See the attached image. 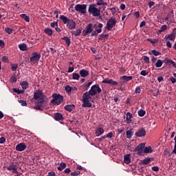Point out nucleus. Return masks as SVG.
<instances>
[{
	"mask_svg": "<svg viewBox=\"0 0 176 176\" xmlns=\"http://www.w3.org/2000/svg\"><path fill=\"white\" fill-rule=\"evenodd\" d=\"M143 60L146 63V64H149V57L146 56H143Z\"/></svg>",
	"mask_w": 176,
	"mask_h": 176,
	"instance_id": "nucleus-50",
	"label": "nucleus"
},
{
	"mask_svg": "<svg viewBox=\"0 0 176 176\" xmlns=\"http://www.w3.org/2000/svg\"><path fill=\"white\" fill-rule=\"evenodd\" d=\"M152 152H153V150L152 149V147L151 146H144L143 153H152Z\"/></svg>",
	"mask_w": 176,
	"mask_h": 176,
	"instance_id": "nucleus-22",
	"label": "nucleus"
},
{
	"mask_svg": "<svg viewBox=\"0 0 176 176\" xmlns=\"http://www.w3.org/2000/svg\"><path fill=\"white\" fill-rule=\"evenodd\" d=\"M135 135L136 137H145L146 135V131H145V129L144 128H140V129L138 130V131L135 133Z\"/></svg>",
	"mask_w": 176,
	"mask_h": 176,
	"instance_id": "nucleus-13",
	"label": "nucleus"
},
{
	"mask_svg": "<svg viewBox=\"0 0 176 176\" xmlns=\"http://www.w3.org/2000/svg\"><path fill=\"white\" fill-rule=\"evenodd\" d=\"M145 148V143L140 144L136 148L133 150L134 152H137L138 155H142L144 153V149Z\"/></svg>",
	"mask_w": 176,
	"mask_h": 176,
	"instance_id": "nucleus-10",
	"label": "nucleus"
},
{
	"mask_svg": "<svg viewBox=\"0 0 176 176\" xmlns=\"http://www.w3.org/2000/svg\"><path fill=\"white\" fill-rule=\"evenodd\" d=\"M80 75L82 78H86L87 76H89V71L82 69L80 71Z\"/></svg>",
	"mask_w": 176,
	"mask_h": 176,
	"instance_id": "nucleus-18",
	"label": "nucleus"
},
{
	"mask_svg": "<svg viewBox=\"0 0 176 176\" xmlns=\"http://www.w3.org/2000/svg\"><path fill=\"white\" fill-rule=\"evenodd\" d=\"M52 97L53 99L51 100V104L54 105H60L64 101V97L59 94H53Z\"/></svg>",
	"mask_w": 176,
	"mask_h": 176,
	"instance_id": "nucleus-5",
	"label": "nucleus"
},
{
	"mask_svg": "<svg viewBox=\"0 0 176 176\" xmlns=\"http://www.w3.org/2000/svg\"><path fill=\"white\" fill-rule=\"evenodd\" d=\"M51 27L52 28H54V27H56V25L57 26L58 25V23H57V22H52V23H51Z\"/></svg>",
	"mask_w": 176,
	"mask_h": 176,
	"instance_id": "nucleus-57",
	"label": "nucleus"
},
{
	"mask_svg": "<svg viewBox=\"0 0 176 176\" xmlns=\"http://www.w3.org/2000/svg\"><path fill=\"white\" fill-rule=\"evenodd\" d=\"M74 67H69L68 70H67V72L69 73H71V72H74Z\"/></svg>",
	"mask_w": 176,
	"mask_h": 176,
	"instance_id": "nucleus-60",
	"label": "nucleus"
},
{
	"mask_svg": "<svg viewBox=\"0 0 176 176\" xmlns=\"http://www.w3.org/2000/svg\"><path fill=\"white\" fill-rule=\"evenodd\" d=\"M163 63H164V60H162L160 59L157 60V63H155V67L157 68H160L163 65Z\"/></svg>",
	"mask_w": 176,
	"mask_h": 176,
	"instance_id": "nucleus-31",
	"label": "nucleus"
},
{
	"mask_svg": "<svg viewBox=\"0 0 176 176\" xmlns=\"http://www.w3.org/2000/svg\"><path fill=\"white\" fill-rule=\"evenodd\" d=\"M65 109L66 111H68V112H72V111H74V109H75V105H74V104H67L65 107Z\"/></svg>",
	"mask_w": 176,
	"mask_h": 176,
	"instance_id": "nucleus-23",
	"label": "nucleus"
},
{
	"mask_svg": "<svg viewBox=\"0 0 176 176\" xmlns=\"http://www.w3.org/2000/svg\"><path fill=\"white\" fill-rule=\"evenodd\" d=\"M166 30H167V26L166 25H163L159 30V32H163V31H166Z\"/></svg>",
	"mask_w": 176,
	"mask_h": 176,
	"instance_id": "nucleus-48",
	"label": "nucleus"
},
{
	"mask_svg": "<svg viewBox=\"0 0 176 176\" xmlns=\"http://www.w3.org/2000/svg\"><path fill=\"white\" fill-rule=\"evenodd\" d=\"M138 115L142 118V116H145V114L146 113V112L142 109H140L138 112Z\"/></svg>",
	"mask_w": 176,
	"mask_h": 176,
	"instance_id": "nucleus-40",
	"label": "nucleus"
},
{
	"mask_svg": "<svg viewBox=\"0 0 176 176\" xmlns=\"http://www.w3.org/2000/svg\"><path fill=\"white\" fill-rule=\"evenodd\" d=\"M126 138L130 139L133 135H134V131L133 129H131L130 130L127 131L126 133Z\"/></svg>",
	"mask_w": 176,
	"mask_h": 176,
	"instance_id": "nucleus-24",
	"label": "nucleus"
},
{
	"mask_svg": "<svg viewBox=\"0 0 176 176\" xmlns=\"http://www.w3.org/2000/svg\"><path fill=\"white\" fill-rule=\"evenodd\" d=\"M122 79L123 80H124V82H129V80H131V79H133V76H123L122 77Z\"/></svg>",
	"mask_w": 176,
	"mask_h": 176,
	"instance_id": "nucleus-32",
	"label": "nucleus"
},
{
	"mask_svg": "<svg viewBox=\"0 0 176 176\" xmlns=\"http://www.w3.org/2000/svg\"><path fill=\"white\" fill-rule=\"evenodd\" d=\"M75 10L81 14H86L87 10V5L86 4H77L75 6Z\"/></svg>",
	"mask_w": 176,
	"mask_h": 176,
	"instance_id": "nucleus-8",
	"label": "nucleus"
},
{
	"mask_svg": "<svg viewBox=\"0 0 176 176\" xmlns=\"http://www.w3.org/2000/svg\"><path fill=\"white\" fill-rule=\"evenodd\" d=\"M21 86L23 90H25L27 87H28V82H21Z\"/></svg>",
	"mask_w": 176,
	"mask_h": 176,
	"instance_id": "nucleus-38",
	"label": "nucleus"
},
{
	"mask_svg": "<svg viewBox=\"0 0 176 176\" xmlns=\"http://www.w3.org/2000/svg\"><path fill=\"white\" fill-rule=\"evenodd\" d=\"M79 78H80V76L78 73H73L72 74V79L74 80H79Z\"/></svg>",
	"mask_w": 176,
	"mask_h": 176,
	"instance_id": "nucleus-34",
	"label": "nucleus"
},
{
	"mask_svg": "<svg viewBox=\"0 0 176 176\" xmlns=\"http://www.w3.org/2000/svg\"><path fill=\"white\" fill-rule=\"evenodd\" d=\"M45 94L42 92L41 90H38L34 93V98L30 100V102L32 104H36V105L33 107L34 109H36L37 111H41L42 109V105H43V102H45Z\"/></svg>",
	"mask_w": 176,
	"mask_h": 176,
	"instance_id": "nucleus-1",
	"label": "nucleus"
},
{
	"mask_svg": "<svg viewBox=\"0 0 176 176\" xmlns=\"http://www.w3.org/2000/svg\"><path fill=\"white\" fill-rule=\"evenodd\" d=\"M96 137H100V135L104 134V129L98 128L96 131Z\"/></svg>",
	"mask_w": 176,
	"mask_h": 176,
	"instance_id": "nucleus-25",
	"label": "nucleus"
},
{
	"mask_svg": "<svg viewBox=\"0 0 176 176\" xmlns=\"http://www.w3.org/2000/svg\"><path fill=\"white\" fill-rule=\"evenodd\" d=\"M124 162L126 164H130L131 163V159L130 158V154H126L124 156Z\"/></svg>",
	"mask_w": 176,
	"mask_h": 176,
	"instance_id": "nucleus-19",
	"label": "nucleus"
},
{
	"mask_svg": "<svg viewBox=\"0 0 176 176\" xmlns=\"http://www.w3.org/2000/svg\"><path fill=\"white\" fill-rule=\"evenodd\" d=\"M60 19L63 21V24H67V26L69 30H75L76 23H75L73 19H69L64 15H61Z\"/></svg>",
	"mask_w": 176,
	"mask_h": 176,
	"instance_id": "nucleus-3",
	"label": "nucleus"
},
{
	"mask_svg": "<svg viewBox=\"0 0 176 176\" xmlns=\"http://www.w3.org/2000/svg\"><path fill=\"white\" fill-rule=\"evenodd\" d=\"M113 133L112 132L109 133L107 135H104L103 138H112Z\"/></svg>",
	"mask_w": 176,
	"mask_h": 176,
	"instance_id": "nucleus-46",
	"label": "nucleus"
},
{
	"mask_svg": "<svg viewBox=\"0 0 176 176\" xmlns=\"http://www.w3.org/2000/svg\"><path fill=\"white\" fill-rule=\"evenodd\" d=\"M62 39L65 41L67 46H69L71 45V39L69 38L68 36L63 37Z\"/></svg>",
	"mask_w": 176,
	"mask_h": 176,
	"instance_id": "nucleus-30",
	"label": "nucleus"
},
{
	"mask_svg": "<svg viewBox=\"0 0 176 176\" xmlns=\"http://www.w3.org/2000/svg\"><path fill=\"white\" fill-rule=\"evenodd\" d=\"M148 42H150L151 43H153V44L157 43V42H159V40H157V39L152 40L151 38H148Z\"/></svg>",
	"mask_w": 176,
	"mask_h": 176,
	"instance_id": "nucleus-49",
	"label": "nucleus"
},
{
	"mask_svg": "<svg viewBox=\"0 0 176 176\" xmlns=\"http://www.w3.org/2000/svg\"><path fill=\"white\" fill-rule=\"evenodd\" d=\"M164 78H163V76H159L158 78H157V80H158V82H163V80H164Z\"/></svg>",
	"mask_w": 176,
	"mask_h": 176,
	"instance_id": "nucleus-61",
	"label": "nucleus"
},
{
	"mask_svg": "<svg viewBox=\"0 0 176 176\" xmlns=\"http://www.w3.org/2000/svg\"><path fill=\"white\" fill-rule=\"evenodd\" d=\"M165 40L169 39V41H174L175 39V34L172 33L170 34L166 35L164 37Z\"/></svg>",
	"mask_w": 176,
	"mask_h": 176,
	"instance_id": "nucleus-20",
	"label": "nucleus"
},
{
	"mask_svg": "<svg viewBox=\"0 0 176 176\" xmlns=\"http://www.w3.org/2000/svg\"><path fill=\"white\" fill-rule=\"evenodd\" d=\"M13 92L16 93L17 94H23L24 93V90H20L19 89L14 88Z\"/></svg>",
	"mask_w": 176,
	"mask_h": 176,
	"instance_id": "nucleus-39",
	"label": "nucleus"
},
{
	"mask_svg": "<svg viewBox=\"0 0 176 176\" xmlns=\"http://www.w3.org/2000/svg\"><path fill=\"white\" fill-rule=\"evenodd\" d=\"M82 101L83 108H91V103L90 102L91 101V94L89 91L83 94Z\"/></svg>",
	"mask_w": 176,
	"mask_h": 176,
	"instance_id": "nucleus-2",
	"label": "nucleus"
},
{
	"mask_svg": "<svg viewBox=\"0 0 176 176\" xmlns=\"http://www.w3.org/2000/svg\"><path fill=\"white\" fill-rule=\"evenodd\" d=\"M19 47L20 50H21L22 52H25V50H27V44L25 43L19 44Z\"/></svg>",
	"mask_w": 176,
	"mask_h": 176,
	"instance_id": "nucleus-29",
	"label": "nucleus"
},
{
	"mask_svg": "<svg viewBox=\"0 0 176 176\" xmlns=\"http://www.w3.org/2000/svg\"><path fill=\"white\" fill-rule=\"evenodd\" d=\"M44 32L45 34H47V35H50V36L53 35V30H52V29L50 28H45L44 30Z\"/></svg>",
	"mask_w": 176,
	"mask_h": 176,
	"instance_id": "nucleus-33",
	"label": "nucleus"
},
{
	"mask_svg": "<svg viewBox=\"0 0 176 176\" xmlns=\"http://www.w3.org/2000/svg\"><path fill=\"white\" fill-rule=\"evenodd\" d=\"M149 54H153L154 56H160L162 53L156 51L155 50H153L151 51V52L149 53Z\"/></svg>",
	"mask_w": 176,
	"mask_h": 176,
	"instance_id": "nucleus-41",
	"label": "nucleus"
},
{
	"mask_svg": "<svg viewBox=\"0 0 176 176\" xmlns=\"http://www.w3.org/2000/svg\"><path fill=\"white\" fill-rule=\"evenodd\" d=\"M116 25V19L111 17L107 21V25L104 27V28L105 30H107V31H111L112 28Z\"/></svg>",
	"mask_w": 176,
	"mask_h": 176,
	"instance_id": "nucleus-7",
	"label": "nucleus"
},
{
	"mask_svg": "<svg viewBox=\"0 0 176 176\" xmlns=\"http://www.w3.org/2000/svg\"><path fill=\"white\" fill-rule=\"evenodd\" d=\"M41 60V54L38 52H33L32 56L30 58V61L32 63V64H35L36 63H38Z\"/></svg>",
	"mask_w": 176,
	"mask_h": 176,
	"instance_id": "nucleus-9",
	"label": "nucleus"
},
{
	"mask_svg": "<svg viewBox=\"0 0 176 176\" xmlns=\"http://www.w3.org/2000/svg\"><path fill=\"white\" fill-rule=\"evenodd\" d=\"M102 83H106L107 85H110V86H118V82L113 80V79L105 78L102 81Z\"/></svg>",
	"mask_w": 176,
	"mask_h": 176,
	"instance_id": "nucleus-12",
	"label": "nucleus"
},
{
	"mask_svg": "<svg viewBox=\"0 0 176 176\" xmlns=\"http://www.w3.org/2000/svg\"><path fill=\"white\" fill-rule=\"evenodd\" d=\"M5 141H6V139L3 137H1L0 138V144H3L5 142Z\"/></svg>",
	"mask_w": 176,
	"mask_h": 176,
	"instance_id": "nucleus-56",
	"label": "nucleus"
},
{
	"mask_svg": "<svg viewBox=\"0 0 176 176\" xmlns=\"http://www.w3.org/2000/svg\"><path fill=\"white\" fill-rule=\"evenodd\" d=\"M135 93L140 94L141 93V88L140 87H136V89L135 91Z\"/></svg>",
	"mask_w": 176,
	"mask_h": 176,
	"instance_id": "nucleus-55",
	"label": "nucleus"
},
{
	"mask_svg": "<svg viewBox=\"0 0 176 176\" xmlns=\"http://www.w3.org/2000/svg\"><path fill=\"white\" fill-rule=\"evenodd\" d=\"M65 90L68 94H69L71 91H72V88L69 85H67L65 87Z\"/></svg>",
	"mask_w": 176,
	"mask_h": 176,
	"instance_id": "nucleus-42",
	"label": "nucleus"
},
{
	"mask_svg": "<svg viewBox=\"0 0 176 176\" xmlns=\"http://www.w3.org/2000/svg\"><path fill=\"white\" fill-rule=\"evenodd\" d=\"M97 6H107L108 3L104 2V0H98L96 4Z\"/></svg>",
	"mask_w": 176,
	"mask_h": 176,
	"instance_id": "nucleus-26",
	"label": "nucleus"
},
{
	"mask_svg": "<svg viewBox=\"0 0 176 176\" xmlns=\"http://www.w3.org/2000/svg\"><path fill=\"white\" fill-rule=\"evenodd\" d=\"M166 46H167V47H168L169 49H170V47H171V46H172L171 42L167 41V42H166Z\"/></svg>",
	"mask_w": 176,
	"mask_h": 176,
	"instance_id": "nucleus-63",
	"label": "nucleus"
},
{
	"mask_svg": "<svg viewBox=\"0 0 176 176\" xmlns=\"http://www.w3.org/2000/svg\"><path fill=\"white\" fill-rule=\"evenodd\" d=\"M27 148V146L24 143H20L16 146V151L18 152H23Z\"/></svg>",
	"mask_w": 176,
	"mask_h": 176,
	"instance_id": "nucleus-14",
	"label": "nucleus"
},
{
	"mask_svg": "<svg viewBox=\"0 0 176 176\" xmlns=\"http://www.w3.org/2000/svg\"><path fill=\"white\" fill-rule=\"evenodd\" d=\"M109 36V34H101L100 36L99 40L100 41H105V39H108V37Z\"/></svg>",
	"mask_w": 176,
	"mask_h": 176,
	"instance_id": "nucleus-35",
	"label": "nucleus"
},
{
	"mask_svg": "<svg viewBox=\"0 0 176 176\" xmlns=\"http://www.w3.org/2000/svg\"><path fill=\"white\" fill-rule=\"evenodd\" d=\"M48 176H56V173L54 172H49Z\"/></svg>",
	"mask_w": 176,
	"mask_h": 176,
	"instance_id": "nucleus-64",
	"label": "nucleus"
},
{
	"mask_svg": "<svg viewBox=\"0 0 176 176\" xmlns=\"http://www.w3.org/2000/svg\"><path fill=\"white\" fill-rule=\"evenodd\" d=\"M170 80L171 83H175V82H176V79L174 77H170Z\"/></svg>",
	"mask_w": 176,
	"mask_h": 176,
	"instance_id": "nucleus-59",
	"label": "nucleus"
},
{
	"mask_svg": "<svg viewBox=\"0 0 176 176\" xmlns=\"http://www.w3.org/2000/svg\"><path fill=\"white\" fill-rule=\"evenodd\" d=\"M142 164H149L151 163V158H145L141 161Z\"/></svg>",
	"mask_w": 176,
	"mask_h": 176,
	"instance_id": "nucleus-36",
	"label": "nucleus"
},
{
	"mask_svg": "<svg viewBox=\"0 0 176 176\" xmlns=\"http://www.w3.org/2000/svg\"><path fill=\"white\" fill-rule=\"evenodd\" d=\"M18 67H19V65L12 64V67H11V69H12V71H16V69H17Z\"/></svg>",
	"mask_w": 176,
	"mask_h": 176,
	"instance_id": "nucleus-47",
	"label": "nucleus"
},
{
	"mask_svg": "<svg viewBox=\"0 0 176 176\" xmlns=\"http://www.w3.org/2000/svg\"><path fill=\"white\" fill-rule=\"evenodd\" d=\"M54 118L55 119V120H57V121L63 120L64 119V118L63 117V114L59 113H55Z\"/></svg>",
	"mask_w": 176,
	"mask_h": 176,
	"instance_id": "nucleus-21",
	"label": "nucleus"
},
{
	"mask_svg": "<svg viewBox=\"0 0 176 176\" xmlns=\"http://www.w3.org/2000/svg\"><path fill=\"white\" fill-rule=\"evenodd\" d=\"M152 170H153V171H159V167L158 166H153Z\"/></svg>",
	"mask_w": 176,
	"mask_h": 176,
	"instance_id": "nucleus-62",
	"label": "nucleus"
},
{
	"mask_svg": "<svg viewBox=\"0 0 176 176\" xmlns=\"http://www.w3.org/2000/svg\"><path fill=\"white\" fill-rule=\"evenodd\" d=\"M1 61H3V63H9V58H8L6 56H4L1 58Z\"/></svg>",
	"mask_w": 176,
	"mask_h": 176,
	"instance_id": "nucleus-44",
	"label": "nucleus"
},
{
	"mask_svg": "<svg viewBox=\"0 0 176 176\" xmlns=\"http://www.w3.org/2000/svg\"><path fill=\"white\" fill-rule=\"evenodd\" d=\"M164 63L166 64V65H168V67H174L175 68H176L175 62L173 61V60L165 58L164 60Z\"/></svg>",
	"mask_w": 176,
	"mask_h": 176,
	"instance_id": "nucleus-15",
	"label": "nucleus"
},
{
	"mask_svg": "<svg viewBox=\"0 0 176 176\" xmlns=\"http://www.w3.org/2000/svg\"><path fill=\"white\" fill-rule=\"evenodd\" d=\"M146 25V22L145 21H143L140 23V28H142V27H144V25Z\"/></svg>",
	"mask_w": 176,
	"mask_h": 176,
	"instance_id": "nucleus-53",
	"label": "nucleus"
},
{
	"mask_svg": "<svg viewBox=\"0 0 176 176\" xmlns=\"http://www.w3.org/2000/svg\"><path fill=\"white\" fill-rule=\"evenodd\" d=\"M80 171H75V172H72L71 173V175L72 176H78V175H80Z\"/></svg>",
	"mask_w": 176,
	"mask_h": 176,
	"instance_id": "nucleus-51",
	"label": "nucleus"
},
{
	"mask_svg": "<svg viewBox=\"0 0 176 176\" xmlns=\"http://www.w3.org/2000/svg\"><path fill=\"white\" fill-rule=\"evenodd\" d=\"M149 74V72L146 70H142L140 72V75H142V76H146V75H148Z\"/></svg>",
	"mask_w": 176,
	"mask_h": 176,
	"instance_id": "nucleus-45",
	"label": "nucleus"
},
{
	"mask_svg": "<svg viewBox=\"0 0 176 176\" xmlns=\"http://www.w3.org/2000/svg\"><path fill=\"white\" fill-rule=\"evenodd\" d=\"M91 32H93V24L89 23L87 25L86 29L82 31V35L86 36L87 34H91Z\"/></svg>",
	"mask_w": 176,
	"mask_h": 176,
	"instance_id": "nucleus-11",
	"label": "nucleus"
},
{
	"mask_svg": "<svg viewBox=\"0 0 176 176\" xmlns=\"http://www.w3.org/2000/svg\"><path fill=\"white\" fill-rule=\"evenodd\" d=\"M7 170H8V171H12L14 174H17V166L14 164H12L7 167Z\"/></svg>",
	"mask_w": 176,
	"mask_h": 176,
	"instance_id": "nucleus-16",
	"label": "nucleus"
},
{
	"mask_svg": "<svg viewBox=\"0 0 176 176\" xmlns=\"http://www.w3.org/2000/svg\"><path fill=\"white\" fill-rule=\"evenodd\" d=\"M96 6H97V5L94 3L90 4L88 8V12L89 14H92L94 17H98V16L101 14V10L96 8Z\"/></svg>",
	"mask_w": 176,
	"mask_h": 176,
	"instance_id": "nucleus-4",
	"label": "nucleus"
},
{
	"mask_svg": "<svg viewBox=\"0 0 176 176\" xmlns=\"http://www.w3.org/2000/svg\"><path fill=\"white\" fill-rule=\"evenodd\" d=\"M133 114L130 112L126 113V122L127 124H130L131 123L133 122Z\"/></svg>",
	"mask_w": 176,
	"mask_h": 176,
	"instance_id": "nucleus-17",
	"label": "nucleus"
},
{
	"mask_svg": "<svg viewBox=\"0 0 176 176\" xmlns=\"http://www.w3.org/2000/svg\"><path fill=\"white\" fill-rule=\"evenodd\" d=\"M102 90L100 87V85L98 84L92 85L91 89H89V92L91 94V96H94L96 94H100Z\"/></svg>",
	"mask_w": 176,
	"mask_h": 176,
	"instance_id": "nucleus-6",
	"label": "nucleus"
},
{
	"mask_svg": "<svg viewBox=\"0 0 176 176\" xmlns=\"http://www.w3.org/2000/svg\"><path fill=\"white\" fill-rule=\"evenodd\" d=\"M6 32H7V34H12V32H13V30H12L10 28H8L6 29Z\"/></svg>",
	"mask_w": 176,
	"mask_h": 176,
	"instance_id": "nucleus-52",
	"label": "nucleus"
},
{
	"mask_svg": "<svg viewBox=\"0 0 176 176\" xmlns=\"http://www.w3.org/2000/svg\"><path fill=\"white\" fill-rule=\"evenodd\" d=\"M19 104H21V105L22 107H27V101L23 100H19Z\"/></svg>",
	"mask_w": 176,
	"mask_h": 176,
	"instance_id": "nucleus-43",
	"label": "nucleus"
},
{
	"mask_svg": "<svg viewBox=\"0 0 176 176\" xmlns=\"http://www.w3.org/2000/svg\"><path fill=\"white\" fill-rule=\"evenodd\" d=\"M65 167H67V164H65V162H61L60 164V166H58L57 169L59 170V171H63V169L65 168Z\"/></svg>",
	"mask_w": 176,
	"mask_h": 176,
	"instance_id": "nucleus-27",
	"label": "nucleus"
},
{
	"mask_svg": "<svg viewBox=\"0 0 176 176\" xmlns=\"http://www.w3.org/2000/svg\"><path fill=\"white\" fill-rule=\"evenodd\" d=\"M110 10H111L112 14H115V13H116V8H110Z\"/></svg>",
	"mask_w": 176,
	"mask_h": 176,
	"instance_id": "nucleus-54",
	"label": "nucleus"
},
{
	"mask_svg": "<svg viewBox=\"0 0 176 176\" xmlns=\"http://www.w3.org/2000/svg\"><path fill=\"white\" fill-rule=\"evenodd\" d=\"M152 6H155V2L153 1L148 2V7L152 8Z\"/></svg>",
	"mask_w": 176,
	"mask_h": 176,
	"instance_id": "nucleus-58",
	"label": "nucleus"
},
{
	"mask_svg": "<svg viewBox=\"0 0 176 176\" xmlns=\"http://www.w3.org/2000/svg\"><path fill=\"white\" fill-rule=\"evenodd\" d=\"M20 16H21V19L25 20V21H26L27 23H30V16H28L25 14H21Z\"/></svg>",
	"mask_w": 176,
	"mask_h": 176,
	"instance_id": "nucleus-28",
	"label": "nucleus"
},
{
	"mask_svg": "<svg viewBox=\"0 0 176 176\" xmlns=\"http://www.w3.org/2000/svg\"><path fill=\"white\" fill-rule=\"evenodd\" d=\"M81 31L79 29H77L76 30L72 31V34H74V36H79L81 34Z\"/></svg>",
	"mask_w": 176,
	"mask_h": 176,
	"instance_id": "nucleus-37",
	"label": "nucleus"
}]
</instances>
